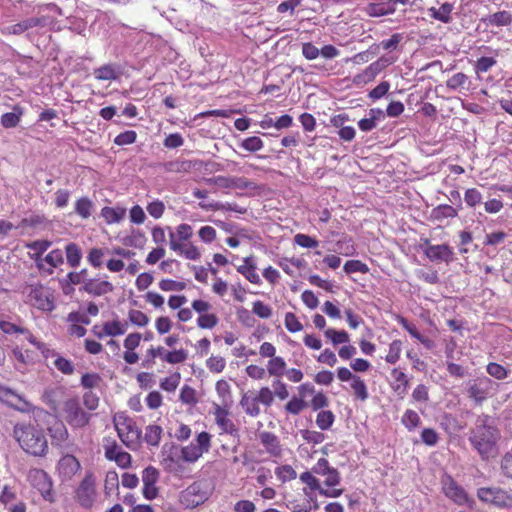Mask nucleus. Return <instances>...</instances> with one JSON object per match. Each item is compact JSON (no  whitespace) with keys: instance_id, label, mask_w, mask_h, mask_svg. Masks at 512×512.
I'll return each mask as SVG.
<instances>
[{"instance_id":"64","label":"nucleus","mask_w":512,"mask_h":512,"mask_svg":"<svg viewBox=\"0 0 512 512\" xmlns=\"http://www.w3.org/2000/svg\"><path fill=\"white\" fill-rule=\"evenodd\" d=\"M273 394L280 400H285L289 397L288 386L280 378L272 381Z\"/></svg>"},{"instance_id":"24","label":"nucleus","mask_w":512,"mask_h":512,"mask_svg":"<svg viewBox=\"0 0 512 512\" xmlns=\"http://www.w3.org/2000/svg\"><path fill=\"white\" fill-rule=\"evenodd\" d=\"M81 468L80 462L73 455L63 456L57 465L59 476L63 480L71 479Z\"/></svg>"},{"instance_id":"4","label":"nucleus","mask_w":512,"mask_h":512,"mask_svg":"<svg viewBox=\"0 0 512 512\" xmlns=\"http://www.w3.org/2000/svg\"><path fill=\"white\" fill-rule=\"evenodd\" d=\"M212 494L207 481H195L180 493V502L186 508H195L206 502Z\"/></svg>"},{"instance_id":"8","label":"nucleus","mask_w":512,"mask_h":512,"mask_svg":"<svg viewBox=\"0 0 512 512\" xmlns=\"http://www.w3.org/2000/svg\"><path fill=\"white\" fill-rule=\"evenodd\" d=\"M0 401L24 414H34L36 407L20 394L0 384Z\"/></svg>"},{"instance_id":"23","label":"nucleus","mask_w":512,"mask_h":512,"mask_svg":"<svg viewBox=\"0 0 512 512\" xmlns=\"http://www.w3.org/2000/svg\"><path fill=\"white\" fill-rule=\"evenodd\" d=\"M492 386L493 381L490 378L486 376L479 377L469 387V396L477 402H482L487 398Z\"/></svg>"},{"instance_id":"21","label":"nucleus","mask_w":512,"mask_h":512,"mask_svg":"<svg viewBox=\"0 0 512 512\" xmlns=\"http://www.w3.org/2000/svg\"><path fill=\"white\" fill-rule=\"evenodd\" d=\"M169 244L171 250L185 259L197 261L201 257V253L196 245L191 241L180 242V240H176L174 233H170Z\"/></svg>"},{"instance_id":"35","label":"nucleus","mask_w":512,"mask_h":512,"mask_svg":"<svg viewBox=\"0 0 512 512\" xmlns=\"http://www.w3.org/2000/svg\"><path fill=\"white\" fill-rule=\"evenodd\" d=\"M199 207L206 211L225 210V211H234V212L241 213V214L246 212L245 208L239 207L235 203H228V202L227 203L215 202V203H210V204L200 202Z\"/></svg>"},{"instance_id":"50","label":"nucleus","mask_w":512,"mask_h":512,"mask_svg":"<svg viewBox=\"0 0 512 512\" xmlns=\"http://www.w3.org/2000/svg\"><path fill=\"white\" fill-rule=\"evenodd\" d=\"M181 375L175 372L160 381V388L166 392H175L180 384Z\"/></svg>"},{"instance_id":"63","label":"nucleus","mask_w":512,"mask_h":512,"mask_svg":"<svg viewBox=\"0 0 512 512\" xmlns=\"http://www.w3.org/2000/svg\"><path fill=\"white\" fill-rule=\"evenodd\" d=\"M146 210L151 217L154 219H159L164 215L165 205L161 200L156 199L148 203Z\"/></svg>"},{"instance_id":"62","label":"nucleus","mask_w":512,"mask_h":512,"mask_svg":"<svg viewBox=\"0 0 512 512\" xmlns=\"http://www.w3.org/2000/svg\"><path fill=\"white\" fill-rule=\"evenodd\" d=\"M337 251L345 256H351L355 253V247L351 237H344L336 243Z\"/></svg>"},{"instance_id":"54","label":"nucleus","mask_w":512,"mask_h":512,"mask_svg":"<svg viewBox=\"0 0 512 512\" xmlns=\"http://www.w3.org/2000/svg\"><path fill=\"white\" fill-rule=\"evenodd\" d=\"M128 319L132 324H134L138 327H145L148 325V323L150 321L147 314H145L143 311L137 310V309L129 310Z\"/></svg>"},{"instance_id":"57","label":"nucleus","mask_w":512,"mask_h":512,"mask_svg":"<svg viewBox=\"0 0 512 512\" xmlns=\"http://www.w3.org/2000/svg\"><path fill=\"white\" fill-rule=\"evenodd\" d=\"M103 448L106 459L110 461L115 457V455H117V452L122 451L117 442L109 437L103 439Z\"/></svg>"},{"instance_id":"34","label":"nucleus","mask_w":512,"mask_h":512,"mask_svg":"<svg viewBox=\"0 0 512 512\" xmlns=\"http://www.w3.org/2000/svg\"><path fill=\"white\" fill-rule=\"evenodd\" d=\"M22 116H23L22 107L15 105L13 107V112H7V113L2 114L1 125L7 129L14 128L19 125Z\"/></svg>"},{"instance_id":"16","label":"nucleus","mask_w":512,"mask_h":512,"mask_svg":"<svg viewBox=\"0 0 512 512\" xmlns=\"http://www.w3.org/2000/svg\"><path fill=\"white\" fill-rule=\"evenodd\" d=\"M390 64L391 61L388 59H378L377 61L367 66L361 73L356 74L352 80L353 84L357 87H360L372 82L377 77V75Z\"/></svg>"},{"instance_id":"51","label":"nucleus","mask_w":512,"mask_h":512,"mask_svg":"<svg viewBox=\"0 0 512 512\" xmlns=\"http://www.w3.org/2000/svg\"><path fill=\"white\" fill-rule=\"evenodd\" d=\"M40 24V20L38 18H29L19 23H16L9 27V32L11 34H21L28 29L36 27Z\"/></svg>"},{"instance_id":"44","label":"nucleus","mask_w":512,"mask_h":512,"mask_svg":"<svg viewBox=\"0 0 512 512\" xmlns=\"http://www.w3.org/2000/svg\"><path fill=\"white\" fill-rule=\"evenodd\" d=\"M75 212L81 218L87 219L92 214L93 203L88 197H81L75 202Z\"/></svg>"},{"instance_id":"49","label":"nucleus","mask_w":512,"mask_h":512,"mask_svg":"<svg viewBox=\"0 0 512 512\" xmlns=\"http://www.w3.org/2000/svg\"><path fill=\"white\" fill-rule=\"evenodd\" d=\"M487 373L497 379V380H504L509 375V370L506 369L503 365L496 363V362H490L486 366Z\"/></svg>"},{"instance_id":"17","label":"nucleus","mask_w":512,"mask_h":512,"mask_svg":"<svg viewBox=\"0 0 512 512\" xmlns=\"http://www.w3.org/2000/svg\"><path fill=\"white\" fill-rule=\"evenodd\" d=\"M298 396H293L285 405V411L289 414L297 415L308 406L305 398L307 395L315 393L314 386L310 383H303L298 386Z\"/></svg>"},{"instance_id":"58","label":"nucleus","mask_w":512,"mask_h":512,"mask_svg":"<svg viewBox=\"0 0 512 512\" xmlns=\"http://www.w3.org/2000/svg\"><path fill=\"white\" fill-rule=\"evenodd\" d=\"M206 367L211 373H221L226 367V361L222 356H210L206 360Z\"/></svg>"},{"instance_id":"41","label":"nucleus","mask_w":512,"mask_h":512,"mask_svg":"<svg viewBox=\"0 0 512 512\" xmlns=\"http://www.w3.org/2000/svg\"><path fill=\"white\" fill-rule=\"evenodd\" d=\"M241 405L244 411L251 416H257L260 413L259 402L253 393L244 394Z\"/></svg>"},{"instance_id":"25","label":"nucleus","mask_w":512,"mask_h":512,"mask_svg":"<svg viewBox=\"0 0 512 512\" xmlns=\"http://www.w3.org/2000/svg\"><path fill=\"white\" fill-rule=\"evenodd\" d=\"M424 253L432 262H450L454 254L451 247L447 244L428 245Z\"/></svg>"},{"instance_id":"48","label":"nucleus","mask_w":512,"mask_h":512,"mask_svg":"<svg viewBox=\"0 0 512 512\" xmlns=\"http://www.w3.org/2000/svg\"><path fill=\"white\" fill-rule=\"evenodd\" d=\"M105 251L102 248H91L87 255V262L96 269L103 266Z\"/></svg>"},{"instance_id":"40","label":"nucleus","mask_w":512,"mask_h":512,"mask_svg":"<svg viewBox=\"0 0 512 512\" xmlns=\"http://www.w3.org/2000/svg\"><path fill=\"white\" fill-rule=\"evenodd\" d=\"M63 262L64 258L62 251L60 249H54L43 258V264L45 265L46 263L49 265V268H45L44 271H46L48 274H52L53 269L62 265Z\"/></svg>"},{"instance_id":"22","label":"nucleus","mask_w":512,"mask_h":512,"mask_svg":"<svg viewBox=\"0 0 512 512\" xmlns=\"http://www.w3.org/2000/svg\"><path fill=\"white\" fill-rule=\"evenodd\" d=\"M142 340V334L139 332H133L126 336L123 341L125 351L123 353V359L127 364H135L139 360V355L136 349L140 346Z\"/></svg>"},{"instance_id":"12","label":"nucleus","mask_w":512,"mask_h":512,"mask_svg":"<svg viewBox=\"0 0 512 512\" xmlns=\"http://www.w3.org/2000/svg\"><path fill=\"white\" fill-rule=\"evenodd\" d=\"M477 495L481 501L491 503L497 507H512V496L502 489L482 487L478 489Z\"/></svg>"},{"instance_id":"27","label":"nucleus","mask_w":512,"mask_h":512,"mask_svg":"<svg viewBox=\"0 0 512 512\" xmlns=\"http://www.w3.org/2000/svg\"><path fill=\"white\" fill-rule=\"evenodd\" d=\"M259 439L266 452L272 457L280 458L282 456V448L277 436L270 432H261L259 434Z\"/></svg>"},{"instance_id":"59","label":"nucleus","mask_w":512,"mask_h":512,"mask_svg":"<svg viewBox=\"0 0 512 512\" xmlns=\"http://www.w3.org/2000/svg\"><path fill=\"white\" fill-rule=\"evenodd\" d=\"M161 433L162 429L160 426H148L145 432L144 439L147 442V444L156 446L159 444L161 439Z\"/></svg>"},{"instance_id":"6","label":"nucleus","mask_w":512,"mask_h":512,"mask_svg":"<svg viewBox=\"0 0 512 512\" xmlns=\"http://www.w3.org/2000/svg\"><path fill=\"white\" fill-rule=\"evenodd\" d=\"M27 298L32 306L43 312H52L55 309L54 292L43 284L31 285Z\"/></svg>"},{"instance_id":"56","label":"nucleus","mask_w":512,"mask_h":512,"mask_svg":"<svg viewBox=\"0 0 512 512\" xmlns=\"http://www.w3.org/2000/svg\"><path fill=\"white\" fill-rule=\"evenodd\" d=\"M252 312L261 319H268L272 316V308L261 300L252 303Z\"/></svg>"},{"instance_id":"45","label":"nucleus","mask_w":512,"mask_h":512,"mask_svg":"<svg viewBox=\"0 0 512 512\" xmlns=\"http://www.w3.org/2000/svg\"><path fill=\"white\" fill-rule=\"evenodd\" d=\"M179 400L181 401L182 404L185 405H196L198 403L196 390L189 385H183V387L180 390Z\"/></svg>"},{"instance_id":"32","label":"nucleus","mask_w":512,"mask_h":512,"mask_svg":"<svg viewBox=\"0 0 512 512\" xmlns=\"http://www.w3.org/2000/svg\"><path fill=\"white\" fill-rule=\"evenodd\" d=\"M391 376L394 380L393 390L398 395H405L409 388V378L400 368L391 370Z\"/></svg>"},{"instance_id":"2","label":"nucleus","mask_w":512,"mask_h":512,"mask_svg":"<svg viewBox=\"0 0 512 512\" xmlns=\"http://www.w3.org/2000/svg\"><path fill=\"white\" fill-rule=\"evenodd\" d=\"M499 437V431L492 424L483 421L473 430L470 441L483 459H489L497 453L496 442Z\"/></svg>"},{"instance_id":"26","label":"nucleus","mask_w":512,"mask_h":512,"mask_svg":"<svg viewBox=\"0 0 512 512\" xmlns=\"http://www.w3.org/2000/svg\"><path fill=\"white\" fill-rule=\"evenodd\" d=\"M257 264L253 255L243 259V264L237 267V272L243 275L250 283L259 285L261 278L257 273Z\"/></svg>"},{"instance_id":"19","label":"nucleus","mask_w":512,"mask_h":512,"mask_svg":"<svg viewBox=\"0 0 512 512\" xmlns=\"http://www.w3.org/2000/svg\"><path fill=\"white\" fill-rule=\"evenodd\" d=\"M128 325L126 322H122L119 319H114L112 321H106L101 326L95 325L92 328L93 334L102 339L104 337H117L125 334L127 331Z\"/></svg>"},{"instance_id":"55","label":"nucleus","mask_w":512,"mask_h":512,"mask_svg":"<svg viewBox=\"0 0 512 512\" xmlns=\"http://www.w3.org/2000/svg\"><path fill=\"white\" fill-rule=\"evenodd\" d=\"M240 147L248 152H257L264 147V142L258 136H251L240 143Z\"/></svg>"},{"instance_id":"20","label":"nucleus","mask_w":512,"mask_h":512,"mask_svg":"<svg viewBox=\"0 0 512 512\" xmlns=\"http://www.w3.org/2000/svg\"><path fill=\"white\" fill-rule=\"evenodd\" d=\"M169 244L171 250L185 259L197 261L201 257V253L196 245L191 241L180 242V240H176L174 233H170Z\"/></svg>"},{"instance_id":"52","label":"nucleus","mask_w":512,"mask_h":512,"mask_svg":"<svg viewBox=\"0 0 512 512\" xmlns=\"http://www.w3.org/2000/svg\"><path fill=\"white\" fill-rule=\"evenodd\" d=\"M351 388L356 399L365 401L368 398L367 386L359 376L351 383Z\"/></svg>"},{"instance_id":"30","label":"nucleus","mask_w":512,"mask_h":512,"mask_svg":"<svg viewBox=\"0 0 512 512\" xmlns=\"http://www.w3.org/2000/svg\"><path fill=\"white\" fill-rule=\"evenodd\" d=\"M121 72L119 67L116 64H105L102 65L93 71V75L97 80L101 81H112L119 78Z\"/></svg>"},{"instance_id":"7","label":"nucleus","mask_w":512,"mask_h":512,"mask_svg":"<svg viewBox=\"0 0 512 512\" xmlns=\"http://www.w3.org/2000/svg\"><path fill=\"white\" fill-rule=\"evenodd\" d=\"M211 446V435L207 432H201L197 435L195 441L181 447V459L186 463H195L202 455L209 451Z\"/></svg>"},{"instance_id":"38","label":"nucleus","mask_w":512,"mask_h":512,"mask_svg":"<svg viewBox=\"0 0 512 512\" xmlns=\"http://www.w3.org/2000/svg\"><path fill=\"white\" fill-rule=\"evenodd\" d=\"M193 163L191 160H173L164 163L163 167L166 172L171 173H186L189 172L193 168Z\"/></svg>"},{"instance_id":"10","label":"nucleus","mask_w":512,"mask_h":512,"mask_svg":"<svg viewBox=\"0 0 512 512\" xmlns=\"http://www.w3.org/2000/svg\"><path fill=\"white\" fill-rule=\"evenodd\" d=\"M193 311L198 313L197 326L201 329H213L219 322L218 316L210 312L212 306L208 301L195 299L191 303Z\"/></svg>"},{"instance_id":"36","label":"nucleus","mask_w":512,"mask_h":512,"mask_svg":"<svg viewBox=\"0 0 512 512\" xmlns=\"http://www.w3.org/2000/svg\"><path fill=\"white\" fill-rule=\"evenodd\" d=\"M66 259L69 266L76 268L80 265L82 251L76 243H68L65 246Z\"/></svg>"},{"instance_id":"46","label":"nucleus","mask_w":512,"mask_h":512,"mask_svg":"<svg viewBox=\"0 0 512 512\" xmlns=\"http://www.w3.org/2000/svg\"><path fill=\"white\" fill-rule=\"evenodd\" d=\"M402 341L399 339L393 340L389 344L388 353L385 356V361L389 364H395L399 361L402 352Z\"/></svg>"},{"instance_id":"60","label":"nucleus","mask_w":512,"mask_h":512,"mask_svg":"<svg viewBox=\"0 0 512 512\" xmlns=\"http://www.w3.org/2000/svg\"><path fill=\"white\" fill-rule=\"evenodd\" d=\"M51 437L58 442L66 440L68 436L67 429L61 421H55V423L49 427Z\"/></svg>"},{"instance_id":"43","label":"nucleus","mask_w":512,"mask_h":512,"mask_svg":"<svg viewBox=\"0 0 512 512\" xmlns=\"http://www.w3.org/2000/svg\"><path fill=\"white\" fill-rule=\"evenodd\" d=\"M0 330L5 334H23L27 340L32 335L26 327L3 320H0Z\"/></svg>"},{"instance_id":"18","label":"nucleus","mask_w":512,"mask_h":512,"mask_svg":"<svg viewBox=\"0 0 512 512\" xmlns=\"http://www.w3.org/2000/svg\"><path fill=\"white\" fill-rule=\"evenodd\" d=\"M81 290L91 296L100 297L112 293L114 285L108 281L107 276L104 278H90L83 281Z\"/></svg>"},{"instance_id":"5","label":"nucleus","mask_w":512,"mask_h":512,"mask_svg":"<svg viewBox=\"0 0 512 512\" xmlns=\"http://www.w3.org/2000/svg\"><path fill=\"white\" fill-rule=\"evenodd\" d=\"M98 498L97 481L92 472H87L75 489L74 499L84 509H91Z\"/></svg>"},{"instance_id":"11","label":"nucleus","mask_w":512,"mask_h":512,"mask_svg":"<svg viewBox=\"0 0 512 512\" xmlns=\"http://www.w3.org/2000/svg\"><path fill=\"white\" fill-rule=\"evenodd\" d=\"M442 490L445 496L458 505H467L472 507L474 501L469 498L465 490L459 486L449 475H444L441 479Z\"/></svg>"},{"instance_id":"53","label":"nucleus","mask_w":512,"mask_h":512,"mask_svg":"<svg viewBox=\"0 0 512 512\" xmlns=\"http://www.w3.org/2000/svg\"><path fill=\"white\" fill-rule=\"evenodd\" d=\"M285 328L291 333H297L303 330V325L293 312H287L284 317Z\"/></svg>"},{"instance_id":"9","label":"nucleus","mask_w":512,"mask_h":512,"mask_svg":"<svg viewBox=\"0 0 512 512\" xmlns=\"http://www.w3.org/2000/svg\"><path fill=\"white\" fill-rule=\"evenodd\" d=\"M28 481L38 490L44 500L53 503L55 501L52 491L51 477L42 469H31L28 473Z\"/></svg>"},{"instance_id":"39","label":"nucleus","mask_w":512,"mask_h":512,"mask_svg":"<svg viewBox=\"0 0 512 512\" xmlns=\"http://www.w3.org/2000/svg\"><path fill=\"white\" fill-rule=\"evenodd\" d=\"M324 336L334 346L349 343L350 336L345 330H336L334 328H328L324 331Z\"/></svg>"},{"instance_id":"33","label":"nucleus","mask_w":512,"mask_h":512,"mask_svg":"<svg viewBox=\"0 0 512 512\" xmlns=\"http://www.w3.org/2000/svg\"><path fill=\"white\" fill-rule=\"evenodd\" d=\"M286 369L287 363L281 356H275L267 362V373L269 376L275 377L276 379L284 376Z\"/></svg>"},{"instance_id":"15","label":"nucleus","mask_w":512,"mask_h":512,"mask_svg":"<svg viewBox=\"0 0 512 512\" xmlns=\"http://www.w3.org/2000/svg\"><path fill=\"white\" fill-rule=\"evenodd\" d=\"M160 473L158 469L153 466H148L142 471V494L147 500H154L159 494L157 482L159 481Z\"/></svg>"},{"instance_id":"37","label":"nucleus","mask_w":512,"mask_h":512,"mask_svg":"<svg viewBox=\"0 0 512 512\" xmlns=\"http://www.w3.org/2000/svg\"><path fill=\"white\" fill-rule=\"evenodd\" d=\"M453 6L450 3L442 4L438 9L435 7L429 8V14L432 18L439 20L443 23H449L451 21V12Z\"/></svg>"},{"instance_id":"31","label":"nucleus","mask_w":512,"mask_h":512,"mask_svg":"<svg viewBox=\"0 0 512 512\" xmlns=\"http://www.w3.org/2000/svg\"><path fill=\"white\" fill-rule=\"evenodd\" d=\"M101 217L104 219V221L111 225L114 223H119L122 221L126 216V209L124 207H109L105 206L101 209Z\"/></svg>"},{"instance_id":"28","label":"nucleus","mask_w":512,"mask_h":512,"mask_svg":"<svg viewBox=\"0 0 512 512\" xmlns=\"http://www.w3.org/2000/svg\"><path fill=\"white\" fill-rule=\"evenodd\" d=\"M50 245L51 242L48 240H36L26 244V248L34 251L33 254H30V258L35 261L39 270H45L42 254L50 247Z\"/></svg>"},{"instance_id":"14","label":"nucleus","mask_w":512,"mask_h":512,"mask_svg":"<svg viewBox=\"0 0 512 512\" xmlns=\"http://www.w3.org/2000/svg\"><path fill=\"white\" fill-rule=\"evenodd\" d=\"M181 460V447L176 445L163 446L161 451V464L166 471L173 473L182 471Z\"/></svg>"},{"instance_id":"29","label":"nucleus","mask_w":512,"mask_h":512,"mask_svg":"<svg viewBox=\"0 0 512 512\" xmlns=\"http://www.w3.org/2000/svg\"><path fill=\"white\" fill-rule=\"evenodd\" d=\"M481 22L486 26L503 27L509 26L512 23V14L509 11L502 10L494 14L487 15L481 18Z\"/></svg>"},{"instance_id":"13","label":"nucleus","mask_w":512,"mask_h":512,"mask_svg":"<svg viewBox=\"0 0 512 512\" xmlns=\"http://www.w3.org/2000/svg\"><path fill=\"white\" fill-rule=\"evenodd\" d=\"M215 389L220 399L218 403H215V414L216 416H227L233 404L231 386L228 381L221 379L216 382Z\"/></svg>"},{"instance_id":"1","label":"nucleus","mask_w":512,"mask_h":512,"mask_svg":"<svg viewBox=\"0 0 512 512\" xmlns=\"http://www.w3.org/2000/svg\"><path fill=\"white\" fill-rule=\"evenodd\" d=\"M14 437L27 453L34 456L45 455L48 444L42 429L36 425H19L14 427Z\"/></svg>"},{"instance_id":"47","label":"nucleus","mask_w":512,"mask_h":512,"mask_svg":"<svg viewBox=\"0 0 512 512\" xmlns=\"http://www.w3.org/2000/svg\"><path fill=\"white\" fill-rule=\"evenodd\" d=\"M457 210L448 204L439 205L432 210V216L436 220H443L446 218H454L457 216Z\"/></svg>"},{"instance_id":"42","label":"nucleus","mask_w":512,"mask_h":512,"mask_svg":"<svg viewBox=\"0 0 512 512\" xmlns=\"http://www.w3.org/2000/svg\"><path fill=\"white\" fill-rule=\"evenodd\" d=\"M188 358V352L183 349H173V350H166V354L164 355V362L176 365L184 363Z\"/></svg>"},{"instance_id":"61","label":"nucleus","mask_w":512,"mask_h":512,"mask_svg":"<svg viewBox=\"0 0 512 512\" xmlns=\"http://www.w3.org/2000/svg\"><path fill=\"white\" fill-rule=\"evenodd\" d=\"M343 269H344V271L347 274L356 273V272H360V273L366 274V273L369 272V267L367 266V264L363 263L360 260H349V261H347L344 264Z\"/></svg>"},{"instance_id":"3","label":"nucleus","mask_w":512,"mask_h":512,"mask_svg":"<svg viewBox=\"0 0 512 512\" xmlns=\"http://www.w3.org/2000/svg\"><path fill=\"white\" fill-rule=\"evenodd\" d=\"M115 429L122 443L129 449H137L140 445L142 430L134 418H113Z\"/></svg>"}]
</instances>
